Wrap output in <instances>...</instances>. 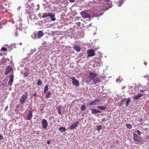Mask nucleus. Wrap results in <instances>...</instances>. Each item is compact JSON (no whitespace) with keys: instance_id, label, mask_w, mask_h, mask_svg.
I'll return each mask as SVG.
<instances>
[{"instance_id":"nucleus-36","label":"nucleus","mask_w":149,"mask_h":149,"mask_svg":"<svg viewBox=\"0 0 149 149\" xmlns=\"http://www.w3.org/2000/svg\"><path fill=\"white\" fill-rule=\"evenodd\" d=\"M70 3H73L75 2V0H68Z\"/></svg>"},{"instance_id":"nucleus-51","label":"nucleus","mask_w":149,"mask_h":149,"mask_svg":"<svg viewBox=\"0 0 149 149\" xmlns=\"http://www.w3.org/2000/svg\"><path fill=\"white\" fill-rule=\"evenodd\" d=\"M145 64L146 65V63H145Z\"/></svg>"},{"instance_id":"nucleus-28","label":"nucleus","mask_w":149,"mask_h":149,"mask_svg":"<svg viewBox=\"0 0 149 149\" xmlns=\"http://www.w3.org/2000/svg\"><path fill=\"white\" fill-rule=\"evenodd\" d=\"M126 101V99L125 98H123L120 102V105H122L124 102Z\"/></svg>"},{"instance_id":"nucleus-21","label":"nucleus","mask_w":149,"mask_h":149,"mask_svg":"<svg viewBox=\"0 0 149 149\" xmlns=\"http://www.w3.org/2000/svg\"><path fill=\"white\" fill-rule=\"evenodd\" d=\"M51 17V20L52 21H54L56 20V18L54 17L55 15L53 13H51L49 16Z\"/></svg>"},{"instance_id":"nucleus-32","label":"nucleus","mask_w":149,"mask_h":149,"mask_svg":"<svg viewBox=\"0 0 149 149\" xmlns=\"http://www.w3.org/2000/svg\"><path fill=\"white\" fill-rule=\"evenodd\" d=\"M86 109L85 105H82L81 108V109L82 111H84Z\"/></svg>"},{"instance_id":"nucleus-31","label":"nucleus","mask_w":149,"mask_h":149,"mask_svg":"<svg viewBox=\"0 0 149 149\" xmlns=\"http://www.w3.org/2000/svg\"><path fill=\"white\" fill-rule=\"evenodd\" d=\"M119 4H118V6H120L123 3V0H119Z\"/></svg>"},{"instance_id":"nucleus-34","label":"nucleus","mask_w":149,"mask_h":149,"mask_svg":"<svg viewBox=\"0 0 149 149\" xmlns=\"http://www.w3.org/2000/svg\"><path fill=\"white\" fill-rule=\"evenodd\" d=\"M58 113L60 115L61 114V109L60 108H58Z\"/></svg>"},{"instance_id":"nucleus-25","label":"nucleus","mask_w":149,"mask_h":149,"mask_svg":"<svg viewBox=\"0 0 149 149\" xmlns=\"http://www.w3.org/2000/svg\"><path fill=\"white\" fill-rule=\"evenodd\" d=\"M130 101L131 99L130 97L128 98L127 99H126V106H127L129 105V103L130 102Z\"/></svg>"},{"instance_id":"nucleus-16","label":"nucleus","mask_w":149,"mask_h":149,"mask_svg":"<svg viewBox=\"0 0 149 149\" xmlns=\"http://www.w3.org/2000/svg\"><path fill=\"white\" fill-rule=\"evenodd\" d=\"M73 49L77 52H79L80 51L81 48L79 46L77 45H75L73 47Z\"/></svg>"},{"instance_id":"nucleus-6","label":"nucleus","mask_w":149,"mask_h":149,"mask_svg":"<svg viewBox=\"0 0 149 149\" xmlns=\"http://www.w3.org/2000/svg\"><path fill=\"white\" fill-rule=\"evenodd\" d=\"M88 76L90 79L91 80H92L94 79L97 77V74H96L93 72H91L88 74Z\"/></svg>"},{"instance_id":"nucleus-37","label":"nucleus","mask_w":149,"mask_h":149,"mask_svg":"<svg viewBox=\"0 0 149 149\" xmlns=\"http://www.w3.org/2000/svg\"><path fill=\"white\" fill-rule=\"evenodd\" d=\"M137 132L139 134V135H140L141 134L140 131L139 130H137Z\"/></svg>"},{"instance_id":"nucleus-3","label":"nucleus","mask_w":149,"mask_h":149,"mask_svg":"<svg viewBox=\"0 0 149 149\" xmlns=\"http://www.w3.org/2000/svg\"><path fill=\"white\" fill-rule=\"evenodd\" d=\"M95 50L94 49H91L87 51V54H88L87 57L88 58L94 56L95 55Z\"/></svg>"},{"instance_id":"nucleus-42","label":"nucleus","mask_w":149,"mask_h":149,"mask_svg":"<svg viewBox=\"0 0 149 149\" xmlns=\"http://www.w3.org/2000/svg\"><path fill=\"white\" fill-rule=\"evenodd\" d=\"M105 120V118H103L102 119V121L103 122H104Z\"/></svg>"},{"instance_id":"nucleus-20","label":"nucleus","mask_w":149,"mask_h":149,"mask_svg":"<svg viewBox=\"0 0 149 149\" xmlns=\"http://www.w3.org/2000/svg\"><path fill=\"white\" fill-rule=\"evenodd\" d=\"M51 13H45L42 14V18H45L47 16H49Z\"/></svg>"},{"instance_id":"nucleus-18","label":"nucleus","mask_w":149,"mask_h":149,"mask_svg":"<svg viewBox=\"0 0 149 149\" xmlns=\"http://www.w3.org/2000/svg\"><path fill=\"white\" fill-rule=\"evenodd\" d=\"M93 81V84L95 85L97 82H100L101 81V80H100L99 78H97L94 79Z\"/></svg>"},{"instance_id":"nucleus-11","label":"nucleus","mask_w":149,"mask_h":149,"mask_svg":"<svg viewBox=\"0 0 149 149\" xmlns=\"http://www.w3.org/2000/svg\"><path fill=\"white\" fill-rule=\"evenodd\" d=\"M79 123L78 122L72 124L70 127H69V129L71 130H74L76 127L79 124Z\"/></svg>"},{"instance_id":"nucleus-24","label":"nucleus","mask_w":149,"mask_h":149,"mask_svg":"<svg viewBox=\"0 0 149 149\" xmlns=\"http://www.w3.org/2000/svg\"><path fill=\"white\" fill-rule=\"evenodd\" d=\"M48 85H46L44 87V93H47V91L48 90Z\"/></svg>"},{"instance_id":"nucleus-41","label":"nucleus","mask_w":149,"mask_h":149,"mask_svg":"<svg viewBox=\"0 0 149 149\" xmlns=\"http://www.w3.org/2000/svg\"><path fill=\"white\" fill-rule=\"evenodd\" d=\"M92 2H93V3H96L97 1H95V0H93V1Z\"/></svg>"},{"instance_id":"nucleus-10","label":"nucleus","mask_w":149,"mask_h":149,"mask_svg":"<svg viewBox=\"0 0 149 149\" xmlns=\"http://www.w3.org/2000/svg\"><path fill=\"white\" fill-rule=\"evenodd\" d=\"M72 80V83L76 86H78L79 85V82L78 81L75 79V78L72 77L71 78Z\"/></svg>"},{"instance_id":"nucleus-2","label":"nucleus","mask_w":149,"mask_h":149,"mask_svg":"<svg viewBox=\"0 0 149 149\" xmlns=\"http://www.w3.org/2000/svg\"><path fill=\"white\" fill-rule=\"evenodd\" d=\"M25 94H23L21 97L20 100V102L23 105L25 101L28 99L27 95L28 93L26 92H25Z\"/></svg>"},{"instance_id":"nucleus-13","label":"nucleus","mask_w":149,"mask_h":149,"mask_svg":"<svg viewBox=\"0 0 149 149\" xmlns=\"http://www.w3.org/2000/svg\"><path fill=\"white\" fill-rule=\"evenodd\" d=\"M14 76L13 74L10 75V80L8 83L9 85H11L12 84L13 81V78Z\"/></svg>"},{"instance_id":"nucleus-39","label":"nucleus","mask_w":149,"mask_h":149,"mask_svg":"<svg viewBox=\"0 0 149 149\" xmlns=\"http://www.w3.org/2000/svg\"><path fill=\"white\" fill-rule=\"evenodd\" d=\"M50 143H51V142L49 140H48L47 141V143L48 145Z\"/></svg>"},{"instance_id":"nucleus-44","label":"nucleus","mask_w":149,"mask_h":149,"mask_svg":"<svg viewBox=\"0 0 149 149\" xmlns=\"http://www.w3.org/2000/svg\"><path fill=\"white\" fill-rule=\"evenodd\" d=\"M142 120H143V119H142V118H141V119L139 120V121H140V122H142Z\"/></svg>"},{"instance_id":"nucleus-4","label":"nucleus","mask_w":149,"mask_h":149,"mask_svg":"<svg viewBox=\"0 0 149 149\" xmlns=\"http://www.w3.org/2000/svg\"><path fill=\"white\" fill-rule=\"evenodd\" d=\"M133 139L136 142L141 143L142 141L140 137L138 136L136 134L134 133L133 134Z\"/></svg>"},{"instance_id":"nucleus-35","label":"nucleus","mask_w":149,"mask_h":149,"mask_svg":"<svg viewBox=\"0 0 149 149\" xmlns=\"http://www.w3.org/2000/svg\"><path fill=\"white\" fill-rule=\"evenodd\" d=\"M3 138V136L1 134H0V140Z\"/></svg>"},{"instance_id":"nucleus-17","label":"nucleus","mask_w":149,"mask_h":149,"mask_svg":"<svg viewBox=\"0 0 149 149\" xmlns=\"http://www.w3.org/2000/svg\"><path fill=\"white\" fill-rule=\"evenodd\" d=\"M143 96V94H138L137 95L133 97L134 99L138 100L139 98Z\"/></svg>"},{"instance_id":"nucleus-22","label":"nucleus","mask_w":149,"mask_h":149,"mask_svg":"<svg viewBox=\"0 0 149 149\" xmlns=\"http://www.w3.org/2000/svg\"><path fill=\"white\" fill-rule=\"evenodd\" d=\"M58 130L59 131H61V132H64L66 130V128L64 127H59L58 129Z\"/></svg>"},{"instance_id":"nucleus-46","label":"nucleus","mask_w":149,"mask_h":149,"mask_svg":"<svg viewBox=\"0 0 149 149\" xmlns=\"http://www.w3.org/2000/svg\"><path fill=\"white\" fill-rule=\"evenodd\" d=\"M16 107H17V108H19V105H16Z\"/></svg>"},{"instance_id":"nucleus-7","label":"nucleus","mask_w":149,"mask_h":149,"mask_svg":"<svg viewBox=\"0 0 149 149\" xmlns=\"http://www.w3.org/2000/svg\"><path fill=\"white\" fill-rule=\"evenodd\" d=\"M11 72H13V69L10 66L8 65L6 68L5 72V74L6 75H7L9 73Z\"/></svg>"},{"instance_id":"nucleus-19","label":"nucleus","mask_w":149,"mask_h":149,"mask_svg":"<svg viewBox=\"0 0 149 149\" xmlns=\"http://www.w3.org/2000/svg\"><path fill=\"white\" fill-rule=\"evenodd\" d=\"M25 69H26L27 70V72H29V69L28 68H25ZM28 75L29 74L27 73V72H24L23 74V76L24 77H28Z\"/></svg>"},{"instance_id":"nucleus-30","label":"nucleus","mask_w":149,"mask_h":149,"mask_svg":"<svg viewBox=\"0 0 149 149\" xmlns=\"http://www.w3.org/2000/svg\"><path fill=\"white\" fill-rule=\"evenodd\" d=\"M127 127L129 129H130L132 128V125L129 124H127L126 125Z\"/></svg>"},{"instance_id":"nucleus-33","label":"nucleus","mask_w":149,"mask_h":149,"mask_svg":"<svg viewBox=\"0 0 149 149\" xmlns=\"http://www.w3.org/2000/svg\"><path fill=\"white\" fill-rule=\"evenodd\" d=\"M1 51L3 52L6 51H7V49L6 48L3 47L1 49Z\"/></svg>"},{"instance_id":"nucleus-27","label":"nucleus","mask_w":149,"mask_h":149,"mask_svg":"<svg viewBox=\"0 0 149 149\" xmlns=\"http://www.w3.org/2000/svg\"><path fill=\"white\" fill-rule=\"evenodd\" d=\"M42 81L40 79H38V80L37 82V85L38 86H40L42 85Z\"/></svg>"},{"instance_id":"nucleus-48","label":"nucleus","mask_w":149,"mask_h":149,"mask_svg":"<svg viewBox=\"0 0 149 149\" xmlns=\"http://www.w3.org/2000/svg\"><path fill=\"white\" fill-rule=\"evenodd\" d=\"M22 43L21 42H20V43H19V45H22Z\"/></svg>"},{"instance_id":"nucleus-1","label":"nucleus","mask_w":149,"mask_h":149,"mask_svg":"<svg viewBox=\"0 0 149 149\" xmlns=\"http://www.w3.org/2000/svg\"><path fill=\"white\" fill-rule=\"evenodd\" d=\"M104 6L103 7L102 10L103 11H106L109 8H111L112 5V2L110 0H106L104 2Z\"/></svg>"},{"instance_id":"nucleus-38","label":"nucleus","mask_w":149,"mask_h":149,"mask_svg":"<svg viewBox=\"0 0 149 149\" xmlns=\"http://www.w3.org/2000/svg\"><path fill=\"white\" fill-rule=\"evenodd\" d=\"M37 6L38 7V8L37 9V10H39V6H40L38 4L37 5Z\"/></svg>"},{"instance_id":"nucleus-23","label":"nucleus","mask_w":149,"mask_h":149,"mask_svg":"<svg viewBox=\"0 0 149 149\" xmlns=\"http://www.w3.org/2000/svg\"><path fill=\"white\" fill-rule=\"evenodd\" d=\"M97 108L101 110H105L106 108V107H103L102 106H97Z\"/></svg>"},{"instance_id":"nucleus-26","label":"nucleus","mask_w":149,"mask_h":149,"mask_svg":"<svg viewBox=\"0 0 149 149\" xmlns=\"http://www.w3.org/2000/svg\"><path fill=\"white\" fill-rule=\"evenodd\" d=\"M51 93V92L50 91H49L46 94L45 97L47 99L49 97V95H50Z\"/></svg>"},{"instance_id":"nucleus-12","label":"nucleus","mask_w":149,"mask_h":149,"mask_svg":"<svg viewBox=\"0 0 149 149\" xmlns=\"http://www.w3.org/2000/svg\"><path fill=\"white\" fill-rule=\"evenodd\" d=\"M100 101V100L99 99H97L95 100L94 101H92L89 103V105L92 106V105H95L98 102Z\"/></svg>"},{"instance_id":"nucleus-45","label":"nucleus","mask_w":149,"mask_h":149,"mask_svg":"<svg viewBox=\"0 0 149 149\" xmlns=\"http://www.w3.org/2000/svg\"><path fill=\"white\" fill-rule=\"evenodd\" d=\"M36 95V93H35L33 95V96H35Z\"/></svg>"},{"instance_id":"nucleus-29","label":"nucleus","mask_w":149,"mask_h":149,"mask_svg":"<svg viewBox=\"0 0 149 149\" xmlns=\"http://www.w3.org/2000/svg\"><path fill=\"white\" fill-rule=\"evenodd\" d=\"M102 127L101 125H98L97 126V129L98 131H99L100 130H101Z\"/></svg>"},{"instance_id":"nucleus-15","label":"nucleus","mask_w":149,"mask_h":149,"mask_svg":"<svg viewBox=\"0 0 149 149\" xmlns=\"http://www.w3.org/2000/svg\"><path fill=\"white\" fill-rule=\"evenodd\" d=\"M91 112L92 114H95L98 113H100L101 111L99 110H97L93 109H91Z\"/></svg>"},{"instance_id":"nucleus-40","label":"nucleus","mask_w":149,"mask_h":149,"mask_svg":"<svg viewBox=\"0 0 149 149\" xmlns=\"http://www.w3.org/2000/svg\"><path fill=\"white\" fill-rule=\"evenodd\" d=\"M15 35L16 36H17L18 35V32L17 31H16L15 33Z\"/></svg>"},{"instance_id":"nucleus-9","label":"nucleus","mask_w":149,"mask_h":149,"mask_svg":"<svg viewBox=\"0 0 149 149\" xmlns=\"http://www.w3.org/2000/svg\"><path fill=\"white\" fill-rule=\"evenodd\" d=\"M81 15L83 18H91L90 15L88 13L86 12L82 11L81 13Z\"/></svg>"},{"instance_id":"nucleus-43","label":"nucleus","mask_w":149,"mask_h":149,"mask_svg":"<svg viewBox=\"0 0 149 149\" xmlns=\"http://www.w3.org/2000/svg\"><path fill=\"white\" fill-rule=\"evenodd\" d=\"M143 90H140V91L142 93H143Z\"/></svg>"},{"instance_id":"nucleus-5","label":"nucleus","mask_w":149,"mask_h":149,"mask_svg":"<svg viewBox=\"0 0 149 149\" xmlns=\"http://www.w3.org/2000/svg\"><path fill=\"white\" fill-rule=\"evenodd\" d=\"M36 35L37 36H35L36 38L40 39L44 35V33L42 31H38L37 34Z\"/></svg>"},{"instance_id":"nucleus-50","label":"nucleus","mask_w":149,"mask_h":149,"mask_svg":"<svg viewBox=\"0 0 149 149\" xmlns=\"http://www.w3.org/2000/svg\"><path fill=\"white\" fill-rule=\"evenodd\" d=\"M0 56H2V54H0Z\"/></svg>"},{"instance_id":"nucleus-49","label":"nucleus","mask_w":149,"mask_h":149,"mask_svg":"<svg viewBox=\"0 0 149 149\" xmlns=\"http://www.w3.org/2000/svg\"><path fill=\"white\" fill-rule=\"evenodd\" d=\"M116 37L117 38L118 37V36H116L115 38H116Z\"/></svg>"},{"instance_id":"nucleus-47","label":"nucleus","mask_w":149,"mask_h":149,"mask_svg":"<svg viewBox=\"0 0 149 149\" xmlns=\"http://www.w3.org/2000/svg\"><path fill=\"white\" fill-rule=\"evenodd\" d=\"M40 111H43V109H40Z\"/></svg>"},{"instance_id":"nucleus-8","label":"nucleus","mask_w":149,"mask_h":149,"mask_svg":"<svg viewBox=\"0 0 149 149\" xmlns=\"http://www.w3.org/2000/svg\"><path fill=\"white\" fill-rule=\"evenodd\" d=\"M41 123L43 128L46 129L48 125V123L47 120L45 119H43Z\"/></svg>"},{"instance_id":"nucleus-14","label":"nucleus","mask_w":149,"mask_h":149,"mask_svg":"<svg viewBox=\"0 0 149 149\" xmlns=\"http://www.w3.org/2000/svg\"><path fill=\"white\" fill-rule=\"evenodd\" d=\"M33 112L31 111H29L27 116V119L28 120H30L32 116Z\"/></svg>"}]
</instances>
